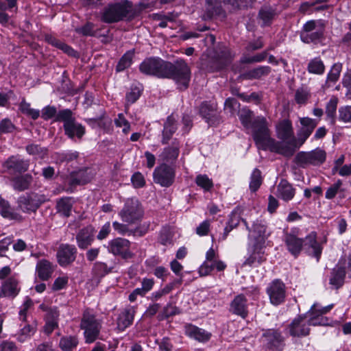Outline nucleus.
<instances>
[{"instance_id": "1", "label": "nucleus", "mask_w": 351, "mask_h": 351, "mask_svg": "<svg viewBox=\"0 0 351 351\" xmlns=\"http://www.w3.org/2000/svg\"><path fill=\"white\" fill-rule=\"evenodd\" d=\"M139 71L146 75L173 80L180 91H184L189 86L191 71L183 59H178L173 63L160 58H148L140 64Z\"/></svg>"}, {"instance_id": "2", "label": "nucleus", "mask_w": 351, "mask_h": 351, "mask_svg": "<svg viewBox=\"0 0 351 351\" xmlns=\"http://www.w3.org/2000/svg\"><path fill=\"white\" fill-rule=\"evenodd\" d=\"M284 241L287 250L294 257L299 256L304 246L308 255L315 257L317 262L319 261L323 247L317 241V234L315 232H311L304 239L296 236L295 229L291 230L290 232L285 233Z\"/></svg>"}, {"instance_id": "3", "label": "nucleus", "mask_w": 351, "mask_h": 351, "mask_svg": "<svg viewBox=\"0 0 351 351\" xmlns=\"http://www.w3.org/2000/svg\"><path fill=\"white\" fill-rule=\"evenodd\" d=\"M277 137L281 140L278 141L279 145L272 148L271 152H275L285 156H291L298 149V140L294 136L292 123L289 119H283L276 125Z\"/></svg>"}, {"instance_id": "4", "label": "nucleus", "mask_w": 351, "mask_h": 351, "mask_svg": "<svg viewBox=\"0 0 351 351\" xmlns=\"http://www.w3.org/2000/svg\"><path fill=\"white\" fill-rule=\"evenodd\" d=\"M133 3L129 0H114L101 12V20L106 23H115L125 20L132 14Z\"/></svg>"}, {"instance_id": "5", "label": "nucleus", "mask_w": 351, "mask_h": 351, "mask_svg": "<svg viewBox=\"0 0 351 351\" xmlns=\"http://www.w3.org/2000/svg\"><path fill=\"white\" fill-rule=\"evenodd\" d=\"M250 129L252 130V137L258 149L271 152L275 145H279L276 139L271 137L268 123L265 117H255Z\"/></svg>"}, {"instance_id": "6", "label": "nucleus", "mask_w": 351, "mask_h": 351, "mask_svg": "<svg viewBox=\"0 0 351 351\" xmlns=\"http://www.w3.org/2000/svg\"><path fill=\"white\" fill-rule=\"evenodd\" d=\"M56 121L63 122L64 134L73 141L81 140L86 133L85 127L76 121L70 109L59 110Z\"/></svg>"}, {"instance_id": "7", "label": "nucleus", "mask_w": 351, "mask_h": 351, "mask_svg": "<svg viewBox=\"0 0 351 351\" xmlns=\"http://www.w3.org/2000/svg\"><path fill=\"white\" fill-rule=\"evenodd\" d=\"M324 25L322 22L311 20L304 24L300 38L304 43L317 45L324 40Z\"/></svg>"}, {"instance_id": "8", "label": "nucleus", "mask_w": 351, "mask_h": 351, "mask_svg": "<svg viewBox=\"0 0 351 351\" xmlns=\"http://www.w3.org/2000/svg\"><path fill=\"white\" fill-rule=\"evenodd\" d=\"M101 328V322L89 310L86 309L82 315L80 328L84 330L86 343L94 342L98 337Z\"/></svg>"}, {"instance_id": "9", "label": "nucleus", "mask_w": 351, "mask_h": 351, "mask_svg": "<svg viewBox=\"0 0 351 351\" xmlns=\"http://www.w3.org/2000/svg\"><path fill=\"white\" fill-rule=\"evenodd\" d=\"M45 202L46 197L44 195L27 193L18 197L16 200L17 209L27 214L36 213Z\"/></svg>"}, {"instance_id": "10", "label": "nucleus", "mask_w": 351, "mask_h": 351, "mask_svg": "<svg viewBox=\"0 0 351 351\" xmlns=\"http://www.w3.org/2000/svg\"><path fill=\"white\" fill-rule=\"evenodd\" d=\"M143 209L138 199L132 197L125 201L119 215L123 221L134 223L143 217Z\"/></svg>"}, {"instance_id": "11", "label": "nucleus", "mask_w": 351, "mask_h": 351, "mask_svg": "<svg viewBox=\"0 0 351 351\" xmlns=\"http://www.w3.org/2000/svg\"><path fill=\"white\" fill-rule=\"evenodd\" d=\"M326 158V152L317 147L311 152H300L295 156V162L301 167L305 168L308 165L319 166Z\"/></svg>"}, {"instance_id": "12", "label": "nucleus", "mask_w": 351, "mask_h": 351, "mask_svg": "<svg viewBox=\"0 0 351 351\" xmlns=\"http://www.w3.org/2000/svg\"><path fill=\"white\" fill-rule=\"evenodd\" d=\"M175 177V169L166 163H162L156 167L153 172L154 182L162 187L171 186L174 182Z\"/></svg>"}, {"instance_id": "13", "label": "nucleus", "mask_w": 351, "mask_h": 351, "mask_svg": "<svg viewBox=\"0 0 351 351\" xmlns=\"http://www.w3.org/2000/svg\"><path fill=\"white\" fill-rule=\"evenodd\" d=\"M261 338L266 347L269 350L282 351L285 348V337L279 329L263 330Z\"/></svg>"}, {"instance_id": "14", "label": "nucleus", "mask_w": 351, "mask_h": 351, "mask_svg": "<svg viewBox=\"0 0 351 351\" xmlns=\"http://www.w3.org/2000/svg\"><path fill=\"white\" fill-rule=\"evenodd\" d=\"M333 305L330 304L324 307H322L319 304H313L310 310L306 313V315L310 316L308 324L311 326H328L330 324L329 319L324 317V315L328 313L332 308Z\"/></svg>"}, {"instance_id": "15", "label": "nucleus", "mask_w": 351, "mask_h": 351, "mask_svg": "<svg viewBox=\"0 0 351 351\" xmlns=\"http://www.w3.org/2000/svg\"><path fill=\"white\" fill-rule=\"evenodd\" d=\"M29 160L21 158L19 154L12 155L3 163V168L5 173L11 175L23 173L29 169Z\"/></svg>"}, {"instance_id": "16", "label": "nucleus", "mask_w": 351, "mask_h": 351, "mask_svg": "<svg viewBox=\"0 0 351 351\" xmlns=\"http://www.w3.org/2000/svg\"><path fill=\"white\" fill-rule=\"evenodd\" d=\"M266 291L272 304L278 306L285 302L286 286L281 280L275 279L271 281L267 286Z\"/></svg>"}, {"instance_id": "17", "label": "nucleus", "mask_w": 351, "mask_h": 351, "mask_svg": "<svg viewBox=\"0 0 351 351\" xmlns=\"http://www.w3.org/2000/svg\"><path fill=\"white\" fill-rule=\"evenodd\" d=\"M306 315H300L293 319L288 326L289 334L293 337L302 338L309 335L311 329Z\"/></svg>"}, {"instance_id": "18", "label": "nucleus", "mask_w": 351, "mask_h": 351, "mask_svg": "<svg viewBox=\"0 0 351 351\" xmlns=\"http://www.w3.org/2000/svg\"><path fill=\"white\" fill-rule=\"evenodd\" d=\"M130 242L123 238H116L108 242V251L114 256H120L123 259L131 258L133 254L130 250Z\"/></svg>"}, {"instance_id": "19", "label": "nucleus", "mask_w": 351, "mask_h": 351, "mask_svg": "<svg viewBox=\"0 0 351 351\" xmlns=\"http://www.w3.org/2000/svg\"><path fill=\"white\" fill-rule=\"evenodd\" d=\"M267 260L265 252V245L254 243L251 249H248V256L242 266L257 267Z\"/></svg>"}, {"instance_id": "20", "label": "nucleus", "mask_w": 351, "mask_h": 351, "mask_svg": "<svg viewBox=\"0 0 351 351\" xmlns=\"http://www.w3.org/2000/svg\"><path fill=\"white\" fill-rule=\"evenodd\" d=\"M199 114L209 125H216L220 122V112L217 103L204 101L199 106Z\"/></svg>"}, {"instance_id": "21", "label": "nucleus", "mask_w": 351, "mask_h": 351, "mask_svg": "<svg viewBox=\"0 0 351 351\" xmlns=\"http://www.w3.org/2000/svg\"><path fill=\"white\" fill-rule=\"evenodd\" d=\"M301 128L298 131V148L302 146L308 138L311 135L315 128L319 123V119H312L308 117L300 118Z\"/></svg>"}, {"instance_id": "22", "label": "nucleus", "mask_w": 351, "mask_h": 351, "mask_svg": "<svg viewBox=\"0 0 351 351\" xmlns=\"http://www.w3.org/2000/svg\"><path fill=\"white\" fill-rule=\"evenodd\" d=\"M234 57V53L230 48L225 45L221 46L215 52L213 57L215 65L210 67V71L214 72L222 69L232 61Z\"/></svg>"}, {"instance_id": "23", "label": "nucleus", "mask_w": 351, "mask_h": 351, "mask_svg": "<svg viewBox=\"0 0 351 351\" xmlns=\"http://www.w3.org/2000/svg\"><path fill=\"white\" fill-rule=\"evenodd\" d=\"M180 147V141L174 138L170 145L163 148L159 155L160 160L162 161V163L173 166L179 156Z\"/></svg>"}, {"instance_id": "24", "label": "nucleus", "mask_w": 351, "mask_h": 351, "mask_svg": "<svg viewBox=\"0 0 351 351\" xmlns=\"http://www.w3.org/2000/svg\"><path fill=\"white\" fill-rule=\"evenodd\" d=\"M77 249L74 245L62 244L57 252V259L59 265L66 267L72 263L76 258Z\"/></svg>"}, {"instance_id": "25", "label": "nucleus", "mask_w": 351, "mask_h": 351, "mask_svg": "<svg viewBox=\"0 0 351 351\" xmlns=\"http://www.w3.org/2000/svg\"><path fill=\"white\" fill-rule=\"evenodd\" d=\"M243 210L241 208L237 206L228 215L226 225L223 229V232L219 237V241H225L228 234L234 228H237L242 219Z\"/></svg>"}, {"instance_id": "26", "label": "nucleus", "mask_w": 351, "mask_h": 351, "mask_svg": "<svg viewBox=\"0 0 351 351\" xmlns=\"http://www.w3.org/2000/svg\"><path fill=\"white\" fill-rule=\"evenodd\" d=\"M229 311L233 315L246 318L248 315V303L245 295L242 293L236 295L230 304Z\"/></svg>"}, {"instance_id": "27", "label": "nucleus", "mask_w": 351, "mask_h": 351, "mask_svg": "<svg viewBox=\"0 0 351 351\" xmlns=\"http://www.w3.org/2000/svg\"><path fill=\"white\" fill-rule=\"evenodd\" d=\"M346 258H341L337 265L332 269L331 271L329 282L336 289H339L344 283V279L346 274Z\"/></svg>"}, {"instance_id": "28", "label": "nucleus", "mask_w": 351, "mask_h": 351, "mask_svg": "<svg viewBox=\"0 0 351 351\" xmlns=\"http://www.w3.org/2000/svg\"><path fill=\"white\" fill-rule=\"evenodd\" d=\"M19 280L14 276L5 279L0 287V297L14 298L20 292Z\"/></svg>"}, {"instance_id": "29", "label": "nucleus", "mask_w": 351, "mask_h": 351, "mask_svg": "<svg viewBox=\"0 0 351 351\" xmlns=\"http://www.w3.org/2000/svg\"><path fill=\"white\" fill-rule=\"evenodd\" d=\"M184 332L186 336L201 343L208 342L212 337L210 332L192 324L184 326Z\"/></svg>"}, {"instance_id": "30", "label": "nucleus", "mask_w": 351, "mask_h": 351, "mask_svg": "<svg viewBox=\"0 0 351 351\" xmlns=\"http://www.w3.org/2000/svg\"><path fill=\"white\" fill-rule=\"evenodd\" d=\"M269 235L270 232L267 231V226L262 221L256 220L252 226V232L249 234L248 237L253 238L254 243L265 245V240Z\"/></svg>"}, {"instance_id": "31", "label": "nucleus", "mask_w": 351, "mask_h": 351, "mask_svg": "<svg viewBox=\"0 0 351 351\" xmlns=\"http://www.w3.org/2000/svg\"><path fill=\"white\" fill-rule=\"evenodd\" d=\"M94 241L93 228L87 226L82 228L76 235V241L80 249L86 250Z\"/></svg>"}, {"instance_id": "32", "label": "nucleus", "mask_w": 351, "mask_h": 351, "mask_svg": "<svg viewBox=\"0 0 351 351\" xmlns=\"http://www.w3.org/2000/svg\"><path fill=\"white\" fill-rule=\"evenodd\" d=\"M276 6L264 5L258 12V17L261 21V26H269L274 19L278 16Z\"/></svg>"}, {"instance_id": "33", "label": "nucleus", "mask_w": 351, "mask_h": 351, "mask_svg": "<svg viewBox=\"0 0 351 351\" xmlns=\"http://www.w3.org/2000/svg\"><path fill=\"white\" fill-rule=\"evenodd\" d=\"M10 181L14 190L22 192L29 189L33 182V176L29 173H21V175L13 177Z\"/></svg>"}, {"instance_id": "34", "label": "nucleus", "mask_w": 351, "mask_h": 351, "mask_svg": "<svg viewBox=\"0 0 351 351\" xmlns=\"http://www.w3.org/2000/svg\"><path fill=\"white\" fill-rule=\"evenodd\" d=\"M88 169H81L72 171L68 177V182L71 186L85 184L89 182L92 178L88 172Z\"/></svg>"}, {"instance_id": "35", "label": "nucleus", "mask_w": 351, "mask_h": 351, "mask_svg": "<svg viewBox=\"0 0 351 351\" xmlns=\"http://www.w3.org/2000/svg\"><path fill=\"white\" fill-rule=\"evenodd\" d=\"M235 0H206L208 8H206L207 17L210 19L215 16L224 15L222 9V3H234Z\"/></svg>"}, {"instance_id": "36", "label": "nucleus", "mask_w": 351, "mask_h": 351, "mask_svg": "<svg viewBox=\"0 0 351 351\" xmlns=\"http://www.w3.org/2000/svg\"><path fill=\"white\" fill-rule=\"evenodd\" d=\"M295 194V189L287 180L282 179L277 186V196L285 202L291 200Z\"/></svg>"}, {"instance_id": "37", "label": "nucleus", "mask_w": 351, "mask_h": 351, "mask_svg": "<svg viewBox=\"0 0 351 351\" xmlns=\"http://www.w3.org/2000/svg\"><path fill=\"white\" fill-rule=\"evenodd\" d=\"M54 271L53 264L46 259H41L38 261L36 266V272L38 277L42 280H49Z\"/></svg>"}, {"instance_id": "38", "label": "nucleus", "mask_w": 351, "mask_h": 351, "mask_svg": "<svg viewBox=\"0 0 351 351\" xmlns=\"http://www.w3.org/2000/svg\"><path fill=\"white\" fill-rule=\"evenodd\" d=\"M177 129L178 126L175 118L172 115L169 116L164 123L161 143L162 145L168 144Z\"/></svg>"}, {"instance_id": "39", "label": "nucleus", "mask_w": 351, "mask_h": 351, "mask_svg": "<svg viewBox=\"0 0 351 351\" xmlns=\"http://www.w3.org/2000/svg\"><path fill=\"white\" fill-rule=\"evenodd\" d=\"M45 40L49 45L62 50L64 53L71 57L75 58L78 56L77 52L71 46L68 45L65 43L61 41L51 34H45Z\"/></svg>"}, {"instance_id": "40", "label": "nucleus", "mask_w": 351, "mask_h": 351, "mask_svg": "<svg viewBox=\"0 0 351 351\" xmlns=\"http://www.w3.org/2000/svg\"><path fill=\"white\" fill-rule=\"evenodd\" d=\"M0 214L3 218L10 220L21 221L23 219L22 215L14 211V210L11 207L9 202L3 198L1 195Z\"/></svg>"}, {"instance_id": "41", "label": "nucleus", "mask_w": 351, "mask_h": 351, "mask_svg": "<svg viewBox=\"0 0 351 351\" xmlns=\"http://www.w3.org/2000/svg\"><path fill=\"white\" fill-rule=\"evenodd\" d=\"M134 317V311L132 308L124 309L118 316L117 324V328L120 331H123L125 328L132 325Z\"/></svg>"}, {"instance_id": "42", "label": "nucleus", "mask_w": 351, "mask_h": 351, "mask_svg": "<svg viewBox=\"0 0 351 351\" xmlns=\"http://www.w3.org/2000/svg\"><path fill=\"white\" fill-rule=\"evenodd\" d=\"M60 313L58 309L50 310L49 314L45 316V324L44 332L49 335L56 328L58 327V319Z\"/></svg>"}, {"instance_id": "43", "label": "nucleus", "mask_w": 351, "mask_h": 351, "mask_svg": "<svg viewBox=\"0 0 351 351\" xmlns=\"http://www.w3.org/2000/svg\"><path fill=\"white\" fill-rule=\"evenodd\" d=\"M342 64L339 62L335 63L330 68L326 76L325 83L322 85L324 89H327L335 84L339 79L342 71Z\"/></svg>"}, {"instance_id": "44", "label": "nucleus", "mask_w": 351, "mask_h": 351, "mask_svg": "<svg viewBox=\"0 0 351 351\" xmlns=\"http://www.w3.org/2000/svg\"><path fill=\"white\" fill-rule=\"evenodd\" d=\"M143 90V86L139 82H134L132 84L130 89L125 94V108L127 109L128 106L135 103L141 97Z\"/></svg>"}, {"instance_id": "45", "label": "nucleus", "mask_w": 351, "mask_h": 351, "mask_svg": "<svg viewBox=\"0 0 351 351\" xmlns=\"http://www.w3.org/2000/svg\"><path fill=\"white\" fill-rule=\"evenodd\" d=\"M24 325H21V328L18 333V340L20 342H24L29 339L36 331L37 322L32 320L31 323L24 322Z\"/></svg>"}, {"instance_id": "46", "label": "nucleus", "mask_w": 351, "mask_h": 351, "mask_svg": "<svg viewBox=\"0 0 351 351\" xmlns=\"http://www.w3.org/2000/svg\"><path fill=\"white\" fill-rule=\"evenodd\" d=\"M73 208L72 198L70 197H64L57 201L56 209L58 213L64 217H69L71 215Z\"/></svg>"}, {"instance_id": "47", "label": "nucleus", "mask_w": 351, "mask_h": 351, "mask_svg": "<svg viewBox=\"0 0 351 351\" xmlns=\"http://www.w3.org/2000/svg\"><path fill=\"white\" fill-rule=\"evenodd\" d=\"M326 69L324 61L320 57H315L309 60L306 70L311 74L322 75Z\"/></svg>"}, {"instance_id": "48", "label": "nucleus", "mask_w": 351, "mask_h": 351, "mask_svg": "<svg viewBox=\"0 0 351 351\" xmlns=\"http://www.w3.org/2000/svg\"><path fill=\"white\" fill-rule=\"evenodd\" d=\"M270 72L271 68L269 66H259L244 73L242 77L245 80L260 79L263 76L267 75Z\"/></svg>"}, {"instance_id": "49", "label": "nucleus", "mask_w": 351, "mask_h": 351, "mask_svg": "<svg viewBox=\"0 0 351 351\" xmlns=\"http://www.w3.org/2000/svg\"><path fill=\"white\" fill-rule=\"evenodd\" d=\"M78 339L76 336H63L59 341V348L62 351H73L78 345Z\"/></svg>"}, {"instance_id": "50", "label": "nucleus", "mask_w": 351, "mask_h": 351, "mask_svg": "<svg viewBox=\"0 0 351 351\" xmlns=\"http://www.w3.org/2000/svg\"><path fill=\"white\" fill-rule=\"evenodd\" d=\"M25 150L28 154L40 159L45 158L48 154V149L46 147L35 143L28 144L25 147Z\"/></svg>"}, {"instance_id": "51", "label": "nucleus", "mask_w": 351, "mask_h": 351, "mask_svg": "<svg viewBox=\"0 0 351 351\" xmlns=\"http://www.w3.org/2000/svg\"><path fill=\"white\" fill-rule=\"evenodd\" d=\"M239 117L243 127L250 129L254 119L253 112L247 108H243L239 111Z\"/></svg>"}, {"instance_id": "52", "label": "nucleus", "mask_w": 351, "mask_h": 351, "mask_svg": "<svg viewBox=\"0 0 351 351\" xmlns=\"http://www.w3.org/2000/svg\"><path fill=\"white\" fill-rule=\"evenodd\" d=\"M263 182L262 173L261 170L255 168L250 176V189L252 192H256L261 186Z\"/></svg>"}, {"instance_id": "53", "label": "nucleus", "mask_w": 351, "mask_h": 351, "mask_svg": "<svg viewBox=\"0 0 351 351\" xmlns=\"http://www.w3.org/2000/svg\"><path fill=\"white\" fill-rule=\"evenodd\" d=\"M133 56V51L130 50L125 53L119 60L116 66V71L117 72H121L130 67L132 62Z\"/></svg>"}, {"instance_id": "54", "label": "nucleus", "mask_w": 351, "mask_h": 351, "mask_svg": "<svg viewBox=\"0 0 351 351\" xmlns=\"http://www.w3.org/2000/svg\"><path fill=\"white\" fill-rule=\"evenodd\" d=\"M337 103L338 99L335 97H332L326 104V114L327 117L330 119L332 124H334L335 122Z\"/></svg>"}, {"instance_id": "55", "label": "nucleus", "mask_w": 351, "mask_h": 351, "mask_svg": "<svg viewBox=\"0 0 351 351\" xmlns=\"http://www.w3.org/2000/svg\"><path fill=\"white\" fill-rule=\"evenodd\" d=\"M196 184L204 189V191H210L213 187V182L206 174L197 175L195 180Z\"/></svg>"}, {"instance_id": "56", "label": "nucleus", "mask_w": 351, "mask_h": 351, "mask_svg": "<svg viewBox=\"0 0 351 351\" xmlns=\"http://www.w3.org/2000/svg\"><path fill=\"white\" fill-rule=\"evenodd\" d=\"M19 109L22 113L30 117L34 120L37 119L40 115L39 110L31 108L30 104L26 102L24 98L20 103Z\"/></svg>"}, {"instance_id": "57", "label": "nucleus", "mask_w": 351, "mask_h": 351, "mask_svg": "<svg viewBox=\"0 0 351 351\" xmlns=\"http://www.w3.org/2000/svg\"><path fill=\"white\" fill-rule=\"evenodd\" d=\"M310 97V91L306 88H300L295 93V100L300 105L306 104Z\"/></svg>"}, {"instance_id": "58", "label": "nucleus", "mask_w": 351, "mask_h": 351, "mask_svg": "<svg viewBox=\"0 0 351 351\" xmlns=\"http://www.w3.org/2000/svg\"><path fill=\"white\" fill-rule=\"evenodd\" d=\"M239 107L240 104L235 98L229 97L225 101L224 110L226 113L230 114L231 116H234Z\"/></svg>"}, {"instance_id": "59", "label": "nucleus", "mask_w": 351, "mask_h": 351, "mask_svg": "<svg viewBox=\"0 0 351 351\" xmlns=\"http://www.w3.org/2000/svg\"><path fill=\"white\" fill-rule=\"evenodd\" d=\"M16 126L10 119L4 118L0 121V134H11L16 130Z\"/></svg>"}, {"instance_id": "60", "label": "nucleus", "mask_w": 351, "mask_h": 351, "mask_svg": "<svg viewBox=\"0 0 351 351\" xmlns=\"http://www.w3.org/2000/svg\"><path fill=\"white\" fill-rule=\"evenodd\" d=\"M343 182L341 180H337L333 184H332L326 191L325 197L327 199H333L337 194L340 191H343L341 189Z\"/></svg>"}, {"instance_id": "61", "label": "nucleus", "mask_w": 351, "mask_h": 351, "mask_svg": "<svg viewBox=\"0 0 351 351\" xmlns=\"http://www.w3.org/2000/svg\"><path fill=\"white\" fill-rule=\"evenodd\" d=\"M114 125L117 128H122V132L127 135L130 130L131 125L130 122L125 119L123 113H119L117 114V117L114 119Z\"/></svg>"}, {"instance_id": "62", "label": "nucleus", "mask_w": 351, "mask_h": 351, "mask_svg": "<svg viewBox=\"0 0 351 351\" xmlns=\"http://www.w3.org/2000/svg\"><path fill=\"white\" fill-rule=\"evenodd\" d=\"M79 153L76 151H68L57 154V158L60 162H70L77 159Z\"/></svg>"}, {"instance_id": "63", "label": "nucleus", "mask_w": 351, "mask_h": 351, "mask_svg": "<svg viewBox=\"0 0 351 351\" xmlns=\"http://www.w3.org/2000/svg\"><path fill=\"white\" fill-rule=\"evenodd\" d=\"M112 268L108 267L105 263L96 262L94 264L93 270L99 276L103 277L112 271Z\"/></svg>"}, {"instance_id": "64", "label": "nucleus", "mask_w": 351, "mask_h": 351, "mask_svg": "<svg viewBox=\"0 0 351 351\" xmlns=\"http://www.w3.org/2000/svg\"><path fill=\"white\" fill-rule=\"evenodd\" d=\"M339 119L343 123H351V106H341L339 108Z\"/></svg>"}]
</instances>
